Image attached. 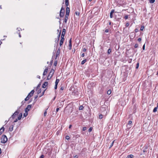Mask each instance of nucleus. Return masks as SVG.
Segmentation results:
<instances>
[{"label":"nucleus","mask_w":158,"mask_h":158,"mask_svg":"<svg viewBox=\"0 0 158 158\" xmlns=\"http://www.w3.org/2000/svg\"><path fill=\"white\" fill-rule=\"evenodd\" d=\"M114 10H111V12H110V18H111L113 17V13L114 12Z\"/></svg>","instance_id":"11"},{"label":"nucleus","mask_w":158,"mask_h":158,"mask_svg":"<svg viewBox=\"0 0 158 158\" xmlns=\"http://www.w3.org/2000/svg\"><path fill=\"white\" fill-rule=\"evenodd\" d=\"M17 29L19 31H20V30L21 29L20 28H17Z\"/></svg>","instance_id":"63"},{"label":"nucleus","mask_w":158,"mask_h":158,"mask_svg":"<svg viewBox=\"0 0 158 158\" xmlns=\"http://www.w3.org/2000/svg\"><path fill=\"white\" fill-rule=\"evenodd\" d=\"M65 5L66 6H67L69 4V0H65Z\"/></svg>","instance_id":"18"},{"label":"nucleus","mask_w":158,"mask_h":158,"mask_svg":"<svg viewBox=\"0 0 158 158\" xmlns=\"http://www.w3.org/2000/svg\"><path fill=\"white\" fill-rule=\"evenodd\" d=\"M84 108V107L82 106H81L79 108V110H82Z\"/></svg>","instance_id":"28"},{"label":"nucleus","mask_w":158,"mask_h":158,"mask_svg":"<svg viewBox=\"0 0 158 158\" xmlns=\"http://www.w3.org/2000/svg\"><path fill=\"white\" fill-rule=\"evenodd\" d=\"M157 108H158V107L157 106L156 107H155L154 108L153 111V112H156L157 111Z\"/></svg>","instance_id":"23"},{"label":"nucleus","mask_w":158,"mask_h":158,"mask_svg":"<svg viewBox=\"0 0 158 158\" xmlns=\"http://www.w3.org/2000/svg\"><path fill=\"white\" fill-rule=\"evenodd\" d=\"M141 38H139L138 39V41L139 42H140L141 41Z\"/></svg>","instance_id":"57"},{"label":"nucleus","mask_w":158,"mask_h":158,"mask_svg":"<svg viewBox=\"0 0 158 158\" xmlns=\"http://www.w3.org/2000/svg\"><path fill=\"white\" fill-rule=\"evenodd\" d=\"M132 123V121H129L128 123V125H131Z\"/></svg>","instance_id":"47"},{"label":"nucleus","mask_w":158,"mask_h":158,"mask_svg":"<svg viewBox=\"0 0 158 158\" xmlns=\"http://www.w3.org/2000/svg\"><path fill=\"white\" fill-rule=\"evenodd\" d=\"M48 83L47 81H45L43 84L42 87L43 88H44L48 85Z\"/></svg>","instance_id":"7"},{"label":"nucleus","mask_w":158,"mask_h":158,"mask_svg":"<svg viewBox=\"0 0 158 158\" xmlns=\"http://www.w3.org/2000/svg\"><path fill=\"white\" fill-rule=\"evenodd\" d=\"M139 31V30L137 28H136L135 29V31L136 33L138 32Z\"/></svg>","instance_id":"53"},{"label":"nucleus","mask_w":158,"mask_h":158,"mask_svg":"<svg viewBox=\"0 0 158 158\" xmlns=\"http://www.w3.org/2000/svg\"><path fill=\"white\" fill-rule=\"evenodd\" d=\"M111 90H110V89L109 90L107 91V94H109V95L110 94H111Z\"/></svg>","instance_id":"27"},{"label":"nucleus","mask_w":158,"mask_h":158,"mask_svg":"<svg viewBox=\"0 0 158 158\" xmlns=\"http://www.w3.org/2000/svg\"><path fill=\"white\" fill-rule=\"evenodd\" d=\"M18 121V119L16 118L14 121V122L15 123L16 122Z\"/></svg>","instance_id":"61"},{"label":"nucleus","mask_w":158,"mask_h":158,"mask_svg":"<svg viewBox=\"0 0 158 158\" xmlns=\"http://www.w3.org/2000/svg\"><path fill=\"white\" fill-rule=\"evenodd\" d=\"M64 40H61V39L60 40V46H61L63 44L64 41Z\"/></svg>","instance_id":"21"},{"label":"nucleus","mask_w":158,"mask_h":158,"mask_svg":"<svg viewBox=\"0 0 158 158\" xmlns=\"http://www.w3.org/2000/svg\"><path fill=\"white\" fill-rule=\"evenodd\" d=\"M66 11H70V9L68 7H67L66 8Z\"/></svg>","instance_id":"48"},{"label":"nucleus","mask_w":158,"mask_h":158,"mask_svg":"<svg viewBox=\"0 0 158 158\" xmlns=\"http://www.w3.org/2000/svg\"><path fill=\"white\" fill-rule=\"evenodd\" d=\"M48 71V68L47 67L44 70V73H43V75L45 76L47 74Z\"/></svg>","instance_id":"9"},{"label":"nucleus","mask_w":158,"mask_h":158,"mask_svg":"<svg viewBox=\"0 0 158 158\" xmlns=\"http://www.w3.org/2000/svg\"><path fill=\"white\" fill-rule=\"evenodd\" d=\"M65 12H64V8H63V6H62L61 9L60 11V17H63L64 15Z\"/></svg>","instance_id":"2"},{"label":"nucleus","mask_w":158,"mask_h":158,"mask_svg":"<svg viewBox=\"0 0 158 158\" xmlns=\"http://www.w3.org/2000/svg\"><path fill=\"white\" fill-rule=\"evenodd\" d=\"M144 28V27L143 26H141V28H140V30L141 31H143V29Z\"/></svg>","instance_id":"42"},{"label":"nucleus","mask_w":158,"mask_h":158,"mask_svg":"<svg viewBox=\"0 0 158 158\" xmlns=\"http://www.w3.org/2000/svg\"><path fill=\"white\" fill-rule=\"evenodd\" d=\"M28 114V112H25V113L23 114V116H24V117H26L27 116V115Z\"/></svg>","instance_id":"38"},{"label":"nucleus","mask_w":158,"mask_h":158,"mask_svg":"<svg viewBox=\"0 0 158 158\" xmlns=\"http://www.w3.org/2000/svg\"><path fill=\"white\" fill-rule=\"evenodd\" d=\"M86 50H87V49L86 48H83L82 51L83 52H85V51H86Z\"/></svg>","instance_id":"41"},{"label":"nucleus","mask_w":158,"mask_h":158,"mask_svg":"<svg viewBox=\"0 0 158 158\" xmlns=\"http://www.w3.org/2000/svg\"><path fill=\"white\" fill-rule=\"evenodd\" d=\"M37 77L38 78H39V79H40V76L39 75H38L37 76Z\"/></svg>","instance_id":"64"},{"label":"nucleus","mask_w":158,"mask_h":158,"mask_svg":"<svg viewBox=\"0 0 158 158\" xmlns=\"http://www.w3.org/2000/svg\"><path fill=\"white\" fill-rule=\"evenodd\" d=\"M134 156V155L132 154L128 155L127 156L126 158H133Z\"/></svg>","instance_id":"16"},{"label":"nucleus","mask_w":158,"mask_h":158,"mask_svg":"<svg viewBox=\"0 0 158 158\" xmlns=\"http://www.w3.org/2000/svg\"><path fill=\"white\" fill-rule=\"evenodd\" d=\"M57 61L56 60L54 61L53 64L55 66H56L57 65Z\"/></svg>","instance_id":"31"},{"label":"nucleus","mask_w":158,"mask_h":158,"mask_svg":"<svg viewBox=\"0 0 158 158\" xmlns=\"http://www.w3.org/2000/svg\"><path fill=\"white\" fill-rule=\"evenodd\" d=\"M75 14H76V15H77L79 16V14H80V13H79V12L76 11V12H75Z\"/></svg>","instance_id":"39"},{"label":"nucleus","mask_w":158,"mask_h":158,"mask_svg":"<svg viewBox=\"0 0 158 158\" xmlns=\"http://www.w3.org/2000/svg\"><path fill=\"white\" fill-rule=\"evenodd\" d=\"M65 139H67L68 140H69L70 139V137L68 135L66 136H65Z\"/></svg>","instance_id":"33"},{"label":"nucleus","mask_w":158,"mask_h":158,"mask_svg":"<svg viewBox=\"0 0 158 158\" xmlns=\"http://www.w3.org/2000/svg\"><path fill=\"white\" fill-rule=\"evenodd\" d=\"M125 19H127L128 18V15H126L124 17Z\"/></svg>","instance_id":"43"},{"label":"nucleus","mask_w":158,"mask_h":158,"mask_svg":"<svg viewBox=\"0 0 158 158\" xmlns=\"http://www.w3.org/2000/svg\"><path fill=\"white\" fill-rule=\"evenodd\" d=\"M69 50L71 49L72 44V38H70L69 41Z\"/></svg>","instance_id":"5"},{"label":"nucleus","mask_w":158,"mask_h":158,"mask_svg":"<svg viewBox=\"0 0 158 158\" xmlns=\"http://www.w3.org/2000/svg\"><path fill=\"white\" fill-rule=\"evenodd\" d=\"M114 140L112 142V143H111L110 145V146L109 147V148H110L111 147H112L113 146V144H114Z\"/></svg>","instance_id":"25"},{"label":"nucleus","mask_w":158,"mask_h":158,"mask_svg":"<svg viewBox=\"0 0 158 158\" xmlns=\"http://www.w3.org/2000/svg\"><path fill=\"white\" fill-rule=\"evenodd\" d=\"M129 23H126L125 25L126 27H127L129 26Z\"/></svg>","instance_id":"49"},{"label":"nucleus","mask_w":158,"mask_h":158,"mask_svg":"<svg viewBox=\"0 0 158 158\" xmlns=\"http://www.w3.org/2000/svg\"><path fill=\"white\" fill-rule=\"evenodd\" d=\"M111 52V49L110 48H109L108 50L107 53L108 54H110Z\"/></svg>","instance_id":"29"},{"label":"nucleus","mask_w":158,"mask_h":158,"mask_svg":"<svg viewBox=\"0 0 158 158\" xmlns=\"http://www.w3.org/2000/svg\"><path fill=\"white\" fill-rule=\"evenodd\" d=\"M69 12H70L69 11H66V15H65V16H69Z\"/></svg>","instance_id":"24"},{"label":"nucleus","mask_w":158,"mask_h":158,"mask_svg":"<svg viewBox=\"0 0 158 158\" xmlns=\"http://www.w3.org/2000/svg\"><path fill=\"white\" fill-rule=\"evenodd\" d=\"M60 80L56 79L55 81V84L58 85V83L59 82Z\"/></svg>","instance_id":"22"},{"label":"nucleus","mask_w":158,"mask_h":158,"mask_svg":"<svg viewBox=\"0 0 158 158\" xmlns=\"http://www.w3.org/2000/svg\"><path fill=\"white\" fill-rule=\"evenodd\" d=\"M92 127H90L89 128V129L88 130V131L89 132H90L92 131Z\"/></svg>","instance_id":"37"},{"label":"nucleus","mask_w":158,"mask_h":158,"mask_svg":"<svg viewBox=\"0 0 158 158\" xmlns=\"http://www.w3.org/2000/svg\"><path fill=\"white\" fill-rule=\"evenodd\" d=\"M61 31H60L59 33V34L57 36V42H58V41L59 40V39H60V35H61Z\"/></svg>","instance_id":"14"},{"label":"nucleus","mask_w":158,"mask_h":158,"mask_svg":"<svg viewBox=\"0 0 158 158\" xmlns=\"http://www.w3.org/2000/svg\"><path fill=\"white\" fill-rule=\"evenodd\" d=\"M60 90H63L64 89V87H61V88H60Z\"/></svg>","instance_id":"62"},{"label":"nucleus","mask_w":158,"mask_h":158,"mask_svg":"<svg viewBox=\"0 0 158 158\" xmlns=\"http://www.w3.org/2000/svg\"><path fill=\"white\" fill-rule=\"evenodd\" d=\"M103 115H102V114H100L99 116V118L100 119H101L103 118Z\"/></svg>","instance_id":"30"},{"label":"nucleus","mask_w":158,"mask_h":158,"mask_svg":"<svg viewBox=\"0 0 158 158\" xmlns=\"http://www.w3.org/2000/svg\"><path fill=\"white\" fill-rule=\"evenodd\" d=\"M78 156L77 155H76L74 156L73 158H78Z\"/></svg>","instance_id":"55"},{"label":"nucleus","mask_w":158,"mask_h":158,"mask_svg":"<svg viewBox=\"0 0 158 158\" xmlns=\"http://www.w3.org/2000/svg\"><path fill=\"white\" fill-rule=\"evenodd\" d=\"M66 30L64 28L63 29L62 35H64L65 34Z\"/></svg>","instance_id":"17"},{"label":"nucleus","mask_w":158,"mask_h":158,"mask_svg":"<svg viewBox=\"0 0 158 158\" xmlns=\"http://www.w3.org/2000/svg\"><path fill=\"white\" fill-rule=\"evenodd\" d=\"M64 35H61V39L64 40Z\"/></svg>","instance_id":"44"},{"label":"nucleus","mask_w":158,"mask_h":158,"mask_svg":"<svg viewBox=\"0 0 158 158\" xmlns=\"http://www.w3.org/2000/svg\"><path fill=\"white\" fill-rule=\"evenodd\" d=\"M53 63V60H52L50 62V64L51 65H52Z\"/></svg>","instance_id":"60"},{"label":"nucleus","mask_w":158,"mask_h":158,"mask_svg":"<svg viewBox=\"0 0 158 158\" xmlns=\"http://www.w3.org/2000/svg\"><path fill=\"white\" fill-rule=\"evenodd\" d=\"M60 110L59 108H57L56 109V113L58 112Z\"/></svg>","instance_id":"54"},{"label":"nucleus","mask_w":158,"mask_h":158,"mask_svg":"<svg viewBox=\"0 0 158 158\" xmlns=\"http://www.w3.org/2000/svg\"><path fill=\"white\" fill-rule=\"evenodd\" d=\"M4 130V128L2 127L0 129V135L3 132Z\"/></svg>","instance_id":"12"},{"label":"nucleus","mask_w":158,"mask_h":158,"mask_svg":"<svg viewBox=\"0 0 158 158\" xmlns=\"http://www.w3.org/2000/svg\"><path fill=\"white\" fill-rule=\"evenodd\" d=\"M60 50L59 49H58L56 51V57L55 58V59L57 58L58 56L59 55V54H60Z\"/></svg>","instance_id":"10"},{"label":"nucleus","mask_w":158,"mask_h":158,"mask_svg":"<svg viewBox=\"0 0 158 158\" xmlns=\"http://www.w3.org/2000/svg\"><path fill=\"white\" fill-rule=\"evenodd\" d=\"M105 31L106 33L108 32H109V30L108 29H106L105 30Z\"/></svg>","instance_id":"58"},{"label":"nucleus","mask_w":158,"mask_h":158,"mask_svg":"<svg viewBox=\"0 0 158 158\" xmlns=\"http://www.w3.org/2000/svg\"><path fill=\"white\" fill-rule=\"evenodd\" d=\"M41 89H38V90L37 91V93L38 94L40 93L41 92Z\"/></svg>","instance_id":"35"},{"label":"nucleus","mask_w":158,"mask_h":158,"mask_svg":"<svg viewBox=\"0 0 158 158\" xmlns=\"http://www.w3.org/2000/svg\"><path fill=\"white\" fill-rule=\"evenodd\" d=\"M48 110V109H47L44 112V116H45L46 115H47V110Z\"/></svg>","instance_id":"36"},{"label":"nucleus","mask_w":158,"mask_h":158,"mask_svg":"<svg viewBox=\"0 0 158 158\" xmlns=\"http://www.w3.org/2000/svg\"><path fill=\"white\" fill-rule=\"evenodd\" d=\"M31 105H28L25 109V111L26 112H28L29 111L31 107Z\"/></svg>","instance_id":"4"},{"label":"nucleus","mask_w":158,"mask_h":158,"mask_svg":"<svg viewBox=\"0 0 158 158\" xmlns=\"http://www.w3.org/2000/svg\"><path fill=\"white\" fill-rule=\"evenodd\" d=\"M34 92V90H32L31 92L28 94L27 96L29 97L30 98L33 96Z\"/></svg>","instance_id":"6"},{"label":"nucleus","mask_w":158,"mask_h":158,"mask_svg":"<svg viewBox=\"0 0 158 158\" xmlns=\"http://www.w3.org/2000/svg\"><path fill=\"white\" fill-rule=\"evenodd\" d=\"M132 61V59H130L128 60V62L129 63H131Z\"/></svg>","instance_id":"46"},{"label":"nucleus","mask_w":158,"mask_h":158,"mask_svg":"<svg viewBox=\"0 0 158 158\" xmlns=\"http://www.w3.org/2000/svg\"><path fill=\"white\" fill-rule=\"evenodd\" d=\"M7 141V138L5 135H3L1 139V142L2 143H4Z\"/></svg>","instance_id":"1"},{"label":"nucleus","mask_w":158,"mask_h":158,"mask_svg":"<svg viewBox=\"0 0 158 158\" xmlns=\"http://www.w3.org/2000/svg\"><path fill=\"white\" fill-rule=\"evenodd\" d=\"M139 67V63H137L136 64V69H137Z\"/></svg>","instance_id":"45"},{"label":"nucleus","mask_w":158,"mask_h":158,"mask_svg":"<svg viewBox=\"0 0 158 158\" xmlns=\"http://www.w3.org/2000/svg\"><path fill=\"white\" fill-rule=\"evenodd\" d=\"M22 114L21 113L19 115L18 117V119L19 120H20L22 117Z\"/></svg>","instance_id":"13"},{"label":"nucleus","mask_w":158,"mask_h":158,"mask_svg":"<svg viewBox=\"0 0 158 158\" xmlns=\"http://www.w3.org/2000/svg\"><path fill=\"white\" fill-rule=\"evenodd\" d=\"M44 156L43 155H42L40 157V158H44Z\"/></svg>","instance_id":"56"},{"label":"nucleus","mask_w":158,"mask_h":158,"mask_svg":"<svg viewBox=\"0 0 158 158\" xmlns=\"http://www.w3.org/2000/svg\"><path fill=\"white\" fill-rule=\"evenodd\" d=\"M86 127H83V131H85V130H86Z\"/></svg>","instance_id":"51"},{"label":"nucleus","mask_w":158,"mask_h":158,"mask_svg":"<svg viewBox=\"0 0 158 158\" xmlns=\"http://www.w3.org/2000/svg\"><path fill=\"white\" fill-rule=\"evenodd\" d=\"M155 0H149V2L150 3H153Z\"/></svg>","instance_id":"34"},{"label":"nucleus","mask_w":158,"mask_h":158,"mask_svg":"<svg viewBox=\"0 0 158 158\" xmlns=\"http://www.w3.org/2000/svg\"><path fill=\"white\" fill-rule=\"evenodd\" d=\"M81 56L82 57H84L85 56V54L84 53H83L81 54Z\"/></svg>","instance_id":"59"},{"label":"nucleus","mask_w":158,"mask_h":158,"mask_svg":"<svg viewBox=\"0 0 158 158\" xmlns=\"http://www.w3.org/2000/svg\"><path fill=\"white\" fill-rule=\"evenodd\" d=\"M86 61H87V60L86 59L84 60L81 62V64H82V65L84 64L85 63V62H86Z\"/></svg>","instance_id":"20"},{"label":"nucleus","mask_w":158,"mask_h":158,"mask_svg":"<svg viewBox=\"0 0 158 158\" xmlns=\"http://www.w3.org/2000/svg\"><path fill=\"white\" fill-rule=\"evenodd\" d=\"M138 47V44H136L134 46L135 48H137Z\"/></svg>","instance_id":"40"},{"label":"nucleus","mask_w":158,"mask_h":158,"mask_svg":"<svg viewBox=\"0 0 158 158\" xmlns=\"http://www.w3.org/2000/svg\"><path fill=\"white\" fill-rule=\"evenodd\" d=\"M54 70L53 69H52L49 74H50V76H52V77L54 73Z\"/></svg>","instance_id":"8"},{"label":"nucleus","mask_w":158,"mask_h":158,"mask_svg":"<svg viewBox=\"0 0 158 158\" xmlns=\"http://www.w3.org/2000/svg\"><path fill=\"white\" fill-rule=\"evenodd\" d=\"M30 98L28 96H27L26 98L25 99V101H28Z\"/></svg>","instance_id":"32"},{"label":"nucleus","mask_w":158,"mask_h":158,"mask_svg":"<svg viewBox=\"0 0 158 158\" xmlns=\"http://www.w3.org/2000/svg\"><path fill=\"white\" fill-rule=\"evenodd\" d=\"M52 77V76L50 75V74H49L48 76L47 80H48L51 79Z\"/></svg>","instance_id":"26"},{"label":"nucleus","mask_w":158,"mask_h":158,"mask_svg":"<svg viewBox=\"0 0 158 158\" xmlns=\"http://www.w3.org/2000/svg\"><path fill=\"white\" fill-rule=\"evenodd\" d=\"M19 113V111H18V110L17 111H16L14 113V114L12 115L11 118L12 119H14L17 116V115Z\"/></svg>","instance_id":"3"},{"label":"nucleus","mask_w":158,"mask_h":158,"mask_svg":"<svg viewBox=\"0 0 158 158\" xmlns=\"http://www.w3.org/2000/svg\"><path fill=\"white\" fill-rule=\"evenodd\" d=\"M57 84H55L54 88L55 89H56L57 87Z\"/></svg>","instance_id":"50"},{"label":"nucleus","mask_w":158,"mask_h":158,"mask_svg":"<svg viewBox=\"0 0 158 158\" xmlns=\"http://www.w3.org/2000/svg\"><path fill=\"white\" fill-rule=\"evenodd\" d=\"M68 16H65V18H64V22L65 23H66L68 19Z\"/></svg>","instance_id":"19"},{"label":"nucleus","mask_w":158,"mask_h":158,"mask_svg":"<svg viewBox=\"0 0 158 158\" xmlns=\"http://www.w3.org/2000/svg\"><path fill=\"white\" fill-rule=\"evenodd\" d=\"M145 44H144L143 45V48H142L143 49V50H145Z\"/></svg>","instance_id":"52"},{"label":"nucleus","mask_w":158,"mask_h":158,"mask_svg":"<svg viewBox=\"0 0 158 158\" xmlns=\"http://www.w3.org/2000/svg\"><path fill=\"white\" fill-rule=\"evenodd\" d=\"M13 129V125H11L10 127L9 130L10 131H12Z\"/></svg>","instance_id":"15"}]
</instances>
